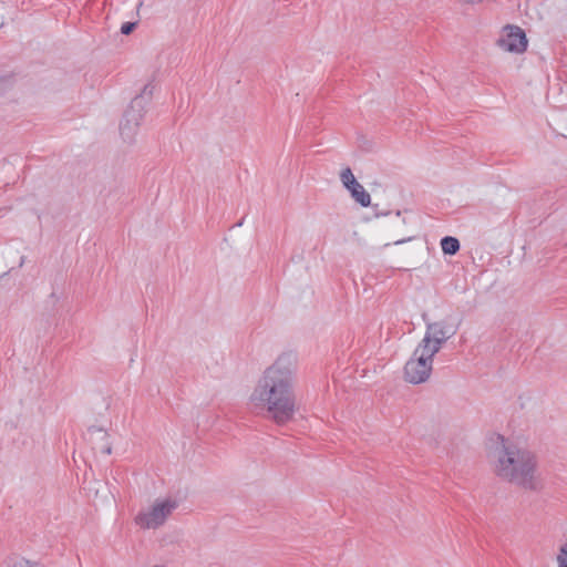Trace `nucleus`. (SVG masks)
Returning a JSON list of instances; mask_svg holds the SVG:
<instances>
[{
  "mask_svg": "<svg viewBox=\"0 0 567 567\" xmlns=\"http://www.w3.org/2000/svg\"><path fill=\"white\" fill-rule=\"evenodd\" d=\"M178 507V502L173 498L156 499L147 512L140 513L135 522L147 529H156L162 526L167 517Z\"/></svg>",
  "mask_w": 567,
  "mask_h": 567,
  "instance_id": "4",
  "label": "nucleus"
},
{
  "mask_svg": "<svg viewBox=\"0 0 567 567\" xmlns=\"http://www.w3.org/2000/svg\"><path fill=\"white\" fill-rule=\"evenodd\" d=\"M16 84L14 75L11 73L0 74V99L10 92Z\"/></svg>",
  "mask_w": 567,
  "mask_h": 567,
  "instance_id": "13",
  "label": "nucleus"
},
{
  "mask_svg": "<svg viewBox=\"0 0 567 567\" xmlns=\"http://www.w3.org/2000/svg\"><path fill=\"white\" fill-rule=\"evenodd\" d=\"M153 567H165L164 565H155Z\"/></svg>",
  "mask_w": 567,
  "mask_h": 567,
  "instance_id": "20",
  "label": "nucleus"
},
{
  "mask_svg": "<svg viewBox=\"0 0 567 567\" xmlns=\"http://www.w3.org/2000/svg\"><path fill=\"white\" fill-rule=\"evenodd\" d=\"M89 432L95 435L97 440L105 441V443L100 446V451L103 454L110 455L112 453V446L107 441L109 434L100 427H91Z\"/></svg>",
  "mask_w": 567,
  "mask_h": 567,
  "instance_id": "12",
  "label": "nucleus"
},
{
  "mask_svg": "<svg viewBox=\"0 0 567 567\" xmlns=\"http://www.w3.org/2000/svg\"><path fill=\"white\" fill-rule=\"evenodd\" d=\"M433 361L422 355H412L404 365V380L411 384H421L429 380Z\"/></svg>",
  "mask_w": 567,
  "mask_h": 567,
  "instance_id": "5",
  "label": "nucleus"
},
{
  "mask_svg": "<svg viewBox=\"0 0 567 567\" xmlns=\"http://www.w3.org/2000/svg\"><path fill=\"white\" fill-rule=\"evenodd\" d=\"M460 241L452 236H445L441 239V248L445 255L453 256L460 250Z\"/></svg>",
  "mask_w": 567,
  "mask_h": 567,
  "instance_id": "11",
  "label": "nucleus"
},
{
  "mask_svg": "<svg viewBox=\"0 0 567 567\" xmlns=\"http://www.w3.org/2000/svg\"><path fill=\"white\" fill-rule=\"evenodd\" d=\"M154 85L147 83L142 93L136 95L128 109L125 111L123 118L120 123V134L123 142L132 144L138 131V126L145 114V106L153 95Z\"/></svg>",
  "mask_w": 567,
  "mask_h": 567,
  "instance_id": "3",
  "label": "nucleus"
},
{
  "mask_svg": "<svg viewBox=\"0 0 567 567\" xmlns=\"http://www.w3.org/2000/svg\"><path fill=\"white\" fill-rule=\"evenodd\" d=\"M3 567H42V565L20 556H10L4 560Z\"/></svg>",
  "mask_w": 567,
  "mask_h": 567,
  "instance_id": "10",
  "label": "nucleus"
},
{
  "mask_svg": "<svg viewBox=\"0 0 567 567\" xmlns=\"http://www.w3.org/2000/svg\"><path fill=\"white\" fill-rule=\"evenodd\" d=\"M136 25V22H125L121 27V33L124 35H128L135 30Z\"/></svg>",
  "mask_w": 567,
  "mask_h": 567,
  "instance_id": "15",
  "label": "nucleus"
},
{
  "mask_svg": "<svg viewBox=\"0 0 567 567\" xmlns=\"http://www.w3.org/2000/svg\"><path fill=\"white\" fill-rule=\"evenodd\" d=\"M457 331V328L447 324L445 321H435L426 323L425 334L433 339H439L441 342H446Z\"/></svg>",
  "mask_w": 567,
  "mask_h": 567,
  "instance_id": "7",
  "label": "nucleus"
},
{
  "mask_svg": "<svg viewBox=\"0 0 567 567\" xmlns=\"http://www.w3.org/2000/svg\"><path fill=\"white\" fill-rule=\"evenodd\" d=\"M443 344L444 342H441L439 339H433L429 334H424L414 350V355H419V352H422V355L433 361L434 355L440 352Z\"/></svg>",
  "mask_w": 567,
  "mask_h": 567,
  "instance_id": "8",
  "label": "nucleus"
},
{
  "mask_svg": "<svg viewBox=\"0 0 567 567\" xmlns=\"http://www.w3.org/2000/svg\"><path fill=\"white\" fill-rule=\"evenodd\" d=\"M351 197L359 203L362 207H368L371 203V197L364 187L359 183L353 188H350Z\"/></svg>",
  "mask_w": 567,
  "mask_h": 567,
  "instance_id": "9",
  "label": "nucleus"
},
{
  "mask_svg": "<svg viewBox=\"0 0 567 567\" xmlns=\"http://www.w3.org/2000/svg\"><path fill=\"white\" fill-rule=\"evenodd\" d=\"M527 38L525 32L517 25H506L502 37L497 40V45L512 53H523L527 49Z\"/></svg>",
  "mask_w": 567,
  "mask_h": 567,
  "instance_id": "6",
  "label": "nucleus"
},
{
  "mask_svg": "<svg viewBox=\"0 0 567 567\" xmlns=\"http://www.w3.org/2000/svg\"><path fill=\"white\" fill-rule=\"evenodd\" d=\"M413 239L412 236L410 237H404V238H401V239H396L393 241L394 245H401V244H404V243H408V241H411Z\"/></svg>",
  "mask_w": 567,
  "mask_h": 567,
  "instance_id": "17",
  "label": "nucleus"
},
{
  "mask_svg": "<svg viewBox=\"0 0 567 567\" xmlns=\"http://www.w3.org/2000/svg\"><path fill=\"white\" fill-rule=\"evenodd\" d=\"M557 564H558V567H567V557L557 556Z\"/></svg>",
  "mask_w": 567,
  "mask_h": 567,
  "instance_id": "16",
  "label": "nucleus"
},
{
  "mask_svg": "<svg viewBox=\"0 0 567 567\" xmlns=\"http://www.w3.org/2000/svg\"><path fill=\"white\" fill-rule=\"evenodd\" d=\"M558 556H565L567 557V543L564 544L560 548H559V554Z\"/></svg>",
  "mask_w": 567,
  "mask_h": 567,
  "instance_id": "19",
  "label": "nucleus"
},
{
  "mask_svg": "<svg viewBox=\"0 0 567 567\" xmlns=\"http://www.w3.org/2000/svg\"><path fill=\"white\" fill-rule=\"evenodd\" d=\"M460 3H464V4H476V3H481L483 0H457Z\"/></svg>",
  "mask_w": 567,
  "mask_h": 567,
  "instance_id": "18",
  "label": "nucleus"
},
{
  "mask_svg": "<svg viewBox=\"0 0 567 567\" xmlns=\"http://www.w3.org/2000/svg\"><path fill=\"white\" fill-rule=\"evenodd\" d=\"M340 179L342 182V185L350 192V188H353L359 184V182L355 179L352 171L350 167H346L342 169L340 174Z\"/></svg>",
  "mask_w": 567,
  "mask_h": 567,
  "instance_id": "14",
  "label": "nucleus"
},
{
  "mask_svg": "<svg viewBox=\"0 0 567 567\" xmlns=\"http://www.w3.org/2000/svg\"><path fill=\"white\" fill-rule=\"evenodd\" d=\"M296 367L297 355L284 352L264 371L250 395L251 403L266 409L279 424L292 420L297 411L293 391Z\"/></svg>",
  "mask_w": 567,
  "mask_h": 567,
  "instance_id": "1",
  "label": "nucleus"
},
{
  "mask_svg": "<svg viewBox=\"0 0 567 567\" xmlns=\"http://www.w3.org/2000/svg\"><path fill=\"white\" fill-rule=\"evenodd\" d=\"M488 458L495 475L501 480L525 489H538L537 461L530 451L497 435L495 440H492Z\"/></svg>",
  "mask_w": 567,
  "mask_h": 567,
  "instance_id": "2",
  "label": "nucleus"
}]
</instances>
